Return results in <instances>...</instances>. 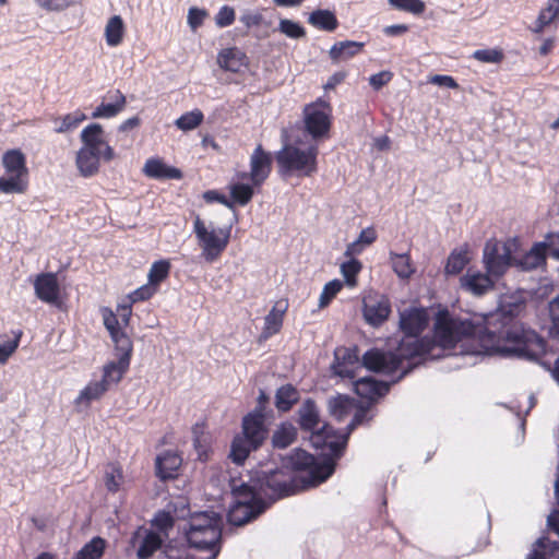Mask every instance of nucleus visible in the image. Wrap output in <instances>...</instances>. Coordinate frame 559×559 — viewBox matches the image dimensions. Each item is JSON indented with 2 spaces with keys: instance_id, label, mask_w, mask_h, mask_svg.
<instances>
[{
  "instance_id": "nucleus-1",
  "label": "nucleus",
  "mask_w": 559,
  "mask_h": 559,
  "mask_svg": "<svg viewBox=\"0 0 559 559\" xmlns=\"http://www.w3.org/2000/svg\"><path fill=\"white\" fill-rule=\"evenodd\" d=\"M428 324L425 310L411 308L400 313V328L405 336L394 352H381L370 349L362 355V366L370 371L391 374L403 369L397 380L402 379L411 370V366L403 367V361L417 356H424L431 349L428 340H419L418 335Z\"/></svg>"
},
{
  "instance_id": "nucleus-2",
  "label": "nucleus",
  "mask_w": 559,
  "mask_h": 559,
  "mask_svg": "<svg viewBox=\"0 0 559 559\" xmlns=\"http://www.w3.org/2000/svg\"><path fill=\"white\" fill-rule=\"evenodd\" d=\"M487 333L495 350L504 356L535 359L545 352L544 340L516 323L503 325L499 332L487 328Z\"/></svg>"
},
{
  "instance_id": "nucleus-3",
  "label": "nucleus",
  "mask_w": 559,
  "mask_h": 559,
  "mask_svg": "<svg viewBox=\"0 0 559 559\" xmlns=\"http://www.w3.org/2000/svg\"><path fill=\"white\" fill-rule=\"evenodd\" d=\"M298 485L292 469L266 468L257 471L250 483H242L241 490L251 491L255 497L266 496L273 499L286 497L296 492Z\"/></svg>"
},
{
  "instance_id": "nucleus-4",
  "label": "nucleus",
  "mask_w": 559,
  "mask_h": 559,
  "mask_svg": "<svg viewBox=\"0 0 559 559\" xmlns=\"http://www.w3.org/2000/svg\"><path fill=\"white\" fill-rule=\"evenodd\" d=\"M318 154L316 144L307 147H300L297 143L285 144L275 156L278 173L285 177H311L318 171Z\"/></svg>"
},
{
  "instance_id": "nucleus-5",
  "label": "nucleus",
  "mask_w": 559,
  "mask_h": 559,
  "mask_svg": "<svg viewBox=\"0 0 559 559\" xmlns=\"http://www.w3.org/2000/svg\"><path fill=\"white\" fill-rule=\"evenodd\" d=\"M298 423L302 430L312 432L310 441L314 448H329L335 459L342 455L346 440L344 442L330 440L333 429L326 424L320 426L319 409L311 399L306 400L299 407Z\"/></svg>"
},
{
  "instance_id": "nucleus-6",
  "label": "nucleus",
  "mask_w": 559,
  "mask_h": 559,
  "mask_svg": "<svg viewBox=\"0 0 559 559\" xmlns=\"http://www.w3.org/2000/svg\"><path fill=\"white\" fill-rule=\"evenodd\" d=\"M483 332V326L473 323L469 319L451 317L439 313L435 324V341L444 348H454L457 343L468 341L469 337Z\"/></svg>"
},
{
  "instance_id": "nucleus-7",
  "label": "nucleus",
  "mask_w": 559,
  "mask_h": 559,
  "mask_svg": "<svg viewBox=\"0 0 559 559\" xmlns=\"http://www.w3.org/2000/svg\"><path fill=\"white\" fill-rule=\"evenodd\" d=\"M231 226L223 228L207 227L199 215L193 221V231L201 255L207 263H213L222 255L229 243Z\"/></svg>"
},
{
  "instance_id": "nucleus-8",
  "label": "nucleus",
  "mask_w": 559,
  "mask_h": 559,
  "mask_svg": "<svg viewBox=\"0 0 559 559\" xmlns=\"http://www.w3.org/2000/svg\"><path fill=\"white\" fill-rule=\"evenodd\" d=\"M285 468L290 467L293 471L308 472V486H317L326 480L335 469V462L332 459H323L318 461L308 452L296 449L285 459Z\"/></svg>"
},
{
  "instance_id": "nucleus-9",
  "label": "nucleus",
  "mask_w": 559,
  "mask_h": 559,
  "mask_svg": "<svg viewBox=\"0 0 559 559\" xmlns=\"http://www.w3.org/2000/svg\"><path fill=\"white\" fill-rule=\"evenodd\" d=\"M330 116L331 107L322 99L305 106V130L313 141L321 140L329 134L331 127Z\"/></svg>"
},
{
  "instance_id": "nucleus-10",
  "label": "nucleus",
  "mask_w": 559,
  "mask_h": 559,
  "mask_svg": "<svg viewBox=\"0 0 559 559\" xmlns=\"http://www.w3.org/2000/svg\"><path fill=\"white\" fill-rule=\"evenodd\" d=\"M483 259L488 274L498 278L513 263L511 245L488 240L484 248Z\"/></svg>"
},
{
  "instance_id": "nucleus-11",
  "label": "nucleus",
  "mask_w": 559,
  "mask_h": 559,
  "mask_svg": "<svg viewBox=\"0 0 559 559\" xmlns=\"http://www.w3.org/2000/svg\"><path fill=\"white\" fill-rule=\"evenodd\" d=\"M120 348H115L117 354V360L107 362L103 368L102 381L110 388L117 384L122 379L130 366V359L132 355V342L131 340L122 338L120 341Z\"/></svg>"
},
{
  "instance_id": "nucleus-12",
  "label": "nucleus",
  "mask_w": 559,
  "mask_h": 559,
  "mask_svg": "<svg viewBox=\"0 0 559 559\" xmlns=\"http://www.w3.org/2000/svg\"><path fill=\"white\" fill-rule=\"evenodd\" d=\"M240 490V486L233 489L235 496V503L229 510L228 520L231 524L241 526L257 518L261 512V508H254L252 501L255 500V496L251 491Z\"/></svg>"
},
{
  "instance_id": "nucleus-13",
  "label": "nucleus",
  "mask_w": 559,
  "mask_h": 559,
  "mask_svg": "<svg viewBox=\"0 0 559 559\" xmlns=\"http://www.w3.org/2000/svg\"><path fill=\"white\" fill-rule=\"evenodd\" d=\"M83 150L92 151L102 155L105 160H111L115 156L114 150L104 140V130L100 124L92 123L81 132Z\"/></svg>"
},
{
  "instance_id": "nucleus-14",
  "label": "nucleus",
  "mask_w": 559,
  "mask_h": 559,
  "mask_svg": "<svg viewBox=\"0 0 559 559\" xmlns=\"http://www.w3.org/2000/svg\"><path fill=\"white\" fill-rule=\"evenodd\" d=\"M390 312V302L384 296H368L364 299L362 313L368 324L380 326L389 318Z\"/></svg>"
},
{
  "instance_id": "nucleus-15",
  "label": "nucleus",
  "mask_w": 559,
  "mask_h": 559,
  "mask_svg": "<svg viewBox=\"0 0 559 559\" xmlns=\"http://www.w3.org/2000/svg\"><path fill=\"white\" fill-rule=\"evenodd\" d=\"M35 295L41 301L49 305H57L59 302V283L56 274L41 273L37 275L34 282Z\"/></svg>"
},
{
  "instance_id": "nucleus-16",
  "label": "nucleus",
  "mask_w": 559,
  "mask_h": 559,
  "mask_svg": "<svg viewBox=\"0 0 559 559\" xmlns=\"http://www.w3.org/2000/svg\"><path fill=\"white\" fill-rule=\"evenodd\" d=\"M241 433L259 447L263 443L267 430L264 425V414L260 409H254L243 417Z\"/></svg>"
},
{
  "instance_id": "nucleus-17",
  "label": "nucleus",
  "mask_w": 559,
  "mask_h": 559,
  "mask_svg": "<svg viewBox=\"0 0 559 559\" xmlns=\"http://www.w3.org/2000/svg\"><path fill=\"white\" fill-rule=\"evenodd\" d=\"M271 155L258 145L250 157V180L254 186L265 181L271 173Z\"/></svg>"
},
{
  "instance_id": "nucleus-18",
  "label": "nucleus",
  "mask_w": 559,
  "mask_h": 559,
  "mask_svg": "<svg viewBox=\"0 0 559 559\" xmlns=\"http://www.w3.org/2000/svg\"><path fill=\"white\" fill-rule=\"evenodd\" d=\"M222 518L211 511L193 514L190 518L189 530L186 532L187 540L200 543L198 539L201 531L206 528H221Z\"/></svg>"
},
{
  "instance_id": "nucleus-19",
  "label": "nucleus",
  "mask_w": 559,
  "mask_h": 559,
  "mask_svg": "<svg viewBox=\"0 0 559 559\" xmlns=\"http://www.w3.org/2000/svg\"><path fill=\"white\" fill-rule=\"evenodd\" d=\"M334 356L333 369L335 374L353 379L355 377L353 366L359 360L357 348L340 347L335 349Z\"/></svg>"
},
{
  "instance_id": "nucleus-20",
  "label": "nucleus",
  "mask_w": 559,
  "mask_h": 559,
  "mask_svg": "<svg viewBox=\"0 0 559 559\" xmlns=\"http://www.w3.org/2000/svg\"><path fill=\"white\" fill-rule=\"evenodd\" d=\"M355 392L362 399L376 401L389 392L390 385L371 377H364L354 383Z\"/></svg>"
},
{
  "instance_id": "nucleus-21",
  "label": "nucleus",
  "mask_w": 559,
  "mask_h": 559,
  "mask_svg": "<svg viewBox=\"0 0 559 559\" xmlns=\"http://www.w3.org/2000/svg\"><path fill=\"white\" fill-rule=\"evenodd\" d=\"M182 463L180 455L174 451H165L156 456L155 471L157 477L163 480L174 478Z\"/></svg>"
},
{
  "instance_id": "nucleus-22",
  "label": "nucleus",
  "mask_w": 559,
  "mask_h": 559,
  "mask_svg": "<svg viewBox=\"0 0 559 559\" xmlns=\"http://www.w3.org/2000/svg\"><path fill=\"white\" fill-rule=\"evenodd\" d=\"M461 285L466 292L475 296H481L493 287V282L489 274H483L480 272L472 273L468 271L461 278Z\"/></svg>"
},
{
  "instance_id": "nucleus-23",
  "label": "nucleus",
  "mask_w": 559,
  "mask_h": 559,
  "mask_svg": "<svg viewBox=\"0 0 559 559\" xmlns=\"http://www.w3.org/2000/svg\"><path fill=\"white\" fill-rule=\"evenodd\" d=\"M288 304L286 300H278L273 306L272 310L264 318V329L262 336L267 338L280 332L283 324V317L286 312Z\"/></svg>"
},
{
  "instance_id": "nucleus-24",
  "label": "nucleus",
  "mask_w": 559,
  "mask_h": 559,
  "mask_svg": "<svg viewBox=\"0 0 559 559\" xmlns=\"http://www.w3.org/2000/svg\"><path fill=\"white\" fill-rule=\"evenodd\" d=\"M2 164L8 175L27 179L28 170L25 165V156L21 151L10 150L4 153Z\"/></svg>"
},
{
  "instance_id": "nucleus-25",
  "label": "nucleus",
  "mask_w": 559,
  "mask_h": 559,
  "mask_svg": "<svg viewBox=\"0 0 559 559\" xmlns=\"http://www.w3.org/2000/svg\"><path fill=\"white\" fill-rule=\"evenodd\" d=\"M144 174L154 179H180L182 177V174L180 169L175 167H168L159 159H147L144 168Z\"/></svg>"
},
{
  "instance_id": "nucleus-26",
  "label": "nucleus",
  "mask_w": 559,
  "mask_h": 559,
  "mask_svg": "<svg viewBox=\"0 0 559 559\" xmlns=\"http://www.w3.org/2000/svg\"><path fill=\"white\" fill-rule=\"evenodd\" d=\"M362 48L364 43L354 40L337 41L331 47L329 55L331 60L337 63L356 56Z\"/></svg>"
},
{
  "instance_id": "nucleus-27",
  "label": "nucleus",
  "mask_w": 559,
  "mask_h": 559,
  "mask_svg": "<svg viewBox=\"0 0 559 559\" xmlns=\"http://www.w3.org/2000/svg\"><path fill=\"white\" fill-rule=\"evenodd\" d=\"M527 559H559V542L545 536L538 538Z\"/></svg>"
},
{
  "instance_id": "nucleus-28",
  "label": "nucleus",
  "mask_w": 559,
  "mask_h": 559,
  "mask_svg": "<svg viewBox=\"0 0 559 559\" xmlns=\"http://www.w3.org/2000/svg\"><path fill=\"white\" fill-rule=\"evenodd\" d=\"M102 155L88 150L80 148L76 154V166L80 174L84 177L94 176L99 168V158Z\"/></svg>"
},
{
  "instance_id": "nucleus-29",
  "label": "nucleus",
  "mask_w": 559,
  "mask_h": 559,
  "mask_svg": "<svg viewBox=\"0 0 559 559\" xmlns=\"http://www.w3.org/2000/svg\"><path fill=\"white\" fill-rule=\"evenodd\" d=\"M259 448L258 444L252 443L250 439L242 433L234 438L230 449V459L236 464H242L251 451Z\"/></svg>"
},
{
  "instance_id": "nucleus-30",
  "label": "nucleus",
  "mask_w": 559,
  "mask_h": 559,
  "mask_svg": "<svg viewBox=\"0 0 559 559\" xmlns=\"http://www.w3.org/2000/svg\"><path fill=\"white\" fill-rule=\"evenodd\" d=\"M114 102L109 104L102 103L95 108L92 118H111L117 116L126 107V97L120 91H116L112 96Z\"/></svg>"
},
{
  "instance_id": "nucleus-31",
  "label": "nucleus",
  "mask_w": 559,
  "mask_h": 559,
  "mask_svg": "<svg viewBox=\"0 0 559 559\" xmlns=\"http://www.w3.org/2000/svg\"><path fill=\"white\" fill-rule=\"evenodd\" d=\"M308 22L313 27L325 32H333L338 26L335 14L330 10H314L310 13Z\"/></svg>"
},
{
  "instance_id": "nucleus-32",
  "label": "nucleus",
  "mask_w": 559,
  "mask_h": 559,
  "mask_svg": "<svg viewBox=\"0 0 559 559\" xmlns=\"http://www.w3.org/2000/svg\"><path fill=\"white\" fill-rule=\"evenodd\" d=\"M558 19L559 0H548L547 5L540 10L537 20L531 29L534 33H542L546 26Z\"/></svg>"
},
{
  "instance_id": "nucleus-33",
  "label": "nucleus",
  "mask_w": 559,
  "mask_h": 559,
  "mask_svg": "<svg viewBox=\"0 0 559 559\" xmlns=\"http://www.w3.org/2000/svg\"><path fill=\"white\" fill-rule=\"evenodd\" d=\"M166 539L156 532H146L138 550L136 556L139 559L150 558L156 550L160 549Z\"/></svg>"
},
{
  "instance_id": "nucleus-34",
  "label": "nucleus",
  "mask_w": 559,
  "mask_h": 559,
  "mask_svg": "<svg viewBox=\"0 0 559 559\" xmlns=\"http://www.w3.org/2000/svg\"><path fill=\"white\" fill-rule=\"evenodd\" d=\"M124 35V23L120 15L111 16L105 26L106 43L110 47L121 44Z\"/></svg>"
},
{
  "instance_id": "nucleus-35",
  "label": "nucleus",
  "mask_w": 559,
  "mask_h": 559,
  "mask_svg": "<svg viewBox=\"0 0 559 559\" xmlns=\"http://www.w3.org/2000/svg\"><path fill=\"white\" fill-rule=\"evenodd\" d=\"M468 262V245L465 243L450 253L445 265V272L448 274L456 275L463 271Z\"/></svg>"
},
{
  "instance_id": "nucleus-36",
  "label": "nucleus",
  "mask_w": 559,
  "mask_h": 559,
  "mask_svg": "<svg viewBox=\"0 0 559 559\" xmlns=\"http://www.w3.org/2000/svg\"><path fill=\"white\" fill-rule=\"evenodd\" d=\"M109 388L102 381L90 382L79 394L75 400L76 405L88 406L94 400L103 396Z\"/></svg>"
},
{
  "instance_id": "nucleus-37",
  "label": "nucleus",
  "mask_w": 559,
  "mask_h": 559,
  "mask_svg": "<svg viewBox=\"0 0 559 559\" xmlns=\"http://www.w3.org/2000/svg\"><path fill=\"white\" fill-rule=\"evenodd\" d=\"M299 400L298 391L292 385L286 384L281 386L275 395V405L278 411L287 412Z\"/></svg>"
},
{
  "instance_id": "nucleus-38",
  "label": "nucleus",
  "mask_w": 559,
  "mask_h": 559,
  "mask_svg": "<svg viewBox=\"0 0 559 559\" xmlns=\"http://www.w3.org/2000/svg\"><path fill=\"white\" fill-rule=\"evenodd\" d=\"M546 262V254L543 251V246L535 243L532 249L526 252L519 261L518 265L523 271H531L537 269Z\"/></svg>"
},
{
  "instance_id": "nucleus-39",
  "label": "nucleus",
  "mask_w": 559,
  "mask_h": 559,
  "mask_svg": "<svg viewBox=\"0 0 559 559\" xmlns=\"http://www.w3.org/2000/svg\"><path fill=\"white\" fill-rule=\"evenodd\" d=\"M296 437V427L290 423H284L274 431L272 442L275 448L284 449L290 445Z\"/></svg>"
},
{
  "instance_id": "nucleus-40",
  "label": "nucleus",
  "mask_w": 559,
  "mask_h": 559,
  "mask_svg": "<svg viewBox=\"0 0 559 559\" xmlns=\"http://www.w3.org/2000/svg\"><path fill=\"white\" fill-rule=\"evenodd\" d=\"M217 63L226 71L237 72L242 66V53L235 48L224 49L217 56Z\"/></svg>"
},
{
  "instance_id": "nucleus-41",
  "label": "nucleus",
  "mask_w": 559,
  "mask_h": 559,
  "mask_svg": "<svg viewBox=\"0 0 559 559\" xmlns=\"http://www.w3.org/2000/svg\"><path fill=\"white\" fill-rule=\"evenodd\" d=\"M174 516L165 509L155 514L152 520L151 532H156L163 536V538L167 539L169 537V531L173 530L175 524Z\"/></svg>"
},
{
  "instance_id": "nucleus-42",
  "label": "nucleus",
  "mask_w": 559,
  "mask_h": 559,
  "mask_svg": "<svg viewBox=\"0 0 559 559\" xmlns=\"http://www.w3.org/2000/svg\"><path fill=\"white\" fill-rule=\"evenodd\" d=\"M391 264L393 271L400 278H408L414 273V267L411 263V258L406 253H390Z\"/></svg>"
},
{
  "instance_id": "nucleus-43",
  "label": "nucleus",
  "mask_w": 559,
  "mask_h": 559,
  "mask_svg": "<svg viewBox=\"0 0 559 559\" xmlns=\"http://www.w3.org/2000/svg\"><path fill=\"white\" fill-rule=\"evenodd\" d=\"M28 181L20 176H10L0 178V191L7 194L24 193Z\"/></svg>"
},
{
  "instance_id": "nucleus-44",
  "label": "nucleus",
  "mask_w": 559,
  "mask_h": 559,
  "mask_svg": "<svg viewBox=\"0 0 559 559\" xmlns=\"http://www.w3.org/2000/svg\"><path fill=\"white\" fill-rule=\"evenodd\" d=\"M353 403L347 396L338 395L329 400V409L338 421L343 420L352 411Z\"/></svg>"
},
{
  "instance_id": "nucleus-45",
  "label": "nucleus",
  "mask_w": 559,
  "mask_h": 559,
  "mask_svg": "<svg viewBox=\"0 0 559 559\" xmlns=\"http://www.w3.org/2000/svg\"><path fill=\"white\" fill-rule=\"evenodd\" d=\"M105 540L100 537H94L91 542L85 544L83 548L76 554L78 559H99L105 550Z\"/></svg>"
},
{
  "instance_id": "nucleus-46",
  "label": "nucleus",
  "mask_w": 559,
  "mask_h": 559,
  "mask_svg": "<svg viewBox=\"0 0 559 559\" xmlns=\"http://www.w3.org/2000/svg\"><path fill=\"white\" fill-rule=\"evenodd\" d=\"M229 192L231 199L240 204H248L253 197V189L251 186L242 182H235L229 186Z\"/></svg>"
},
{
  "instance_id": "nucleus-47",
  "label": "nucleus",
  "mask_w": 559,
  "mask_h": 559,
  "mask_svg": "<svg viewBox=\"0 0 559 559\" xmlns=\"http://www.w3.org/2000/svg\"><path fill=\"white\" fill-rule=\"evenodd\" d=\"M104 324L110 334L115 348H120L119 344L122 338L130 340L118 326V320L112 312L104 314Z\"/></svg>"
},
{
  "instance_id": "nucleus-48",
  "label": "nucleus",
  "mask_w": 559,
  "mask_h": 559,
  "mask_svg": "<svg viewBox=\"0 0 559 559\" xmlns=\"http://www.w3.org/2000/svg\"><path fill=\"white\" fill-rule=\"evenodd\" d=\"M388 2L394 9L414 15H420L426 10V4L421 0H388Z\"/></svg>"
},
{
  "instance_id": "nucleus-49",
  "label": "nucleus",
  "mask_w": 559,
  "mask_h": 559,
  "mask_svg": "<svg viewBox=\"0 0 559 559\" xmlns=\"http://www.w3.org/2000/svg\"><path fill=\"white\" fill-rule=\"evenodd\" d=\"M170 263L167 260H159L152 264L148 272V283L152 286L158 285L169 274Z\"/></svg>"
},
{
  "instance_id": "nucleus-50",
  "label": "nucleus",
  "mask_w": 559,
  "mask_h": 559,
  "mask_svg": "<svg viewBox=\"0 0 559 559\" xmlns=\"http://www.w3.org/2000/svg\"><path fill=\"white\" fill-rule=\"evenodd\" d=\"M123 480L122 469L116 464H109L105 472V485L106 488L116 492Z\"/></svg>"
},
{
  "instance_id": "nucleus-51",
  "label": "nucleus",
  "mask_w": 559,
  "mask_h": 559,
  "mask_svg": "<svg viewBox=\"0 0 559 559\" xmlns=\"http://www.w3.org/2000/svg\"><path fill=\"white\" fill-rule=\"evenodd\" d=\"M361 267V263L354 258L341 264V273L349 287L356 286V276L360 272Z\"/></svg>"
},
{
  "instance_id": "nucleus-52",
  "label": "nucleus",
  "mask_w": 559,
  "mask_h": 559,
  "mask_svg": "<svg viewBox=\"0 0 559 559\" xmlns=\"http://www.w3.org/2000/svg\"><path fill=\"white\" fill-rule=\"evenodd\" d=\"M203 121V114L200 110H193L180 116L175 124L182 131L195 129Z\"/></svg>"
},
{
  "instance_id": "nucleus-53",
  "label": "nucleus",
  "mask_w": 559,
  "mask_h": 559,
  "mask_svg": "<svg viewBox=\"0 0 559 559\" xmlns=\"http://www.w3.org/2000/svg\"><path fill=\"white\" fill-rule=\"evenodd\" d=\"M166 510L175 520L186 519L190 514L189 503L186 497L179 496L174 498L166 506Z\"/></svg>"
},
{
  "instance_id": "nucleus-54",
  "label": "nucleus",
  "mask_w": 559,
  "mask_h": 559,
  "mask_svg": "<svg viewBox=\"0 0 559 559\" xmlns=\"http://www.w3.org/2000/svg\"><path fill=\"white\" fill-rule=\"evenodd\" d=\"M278 31L293 39H299L306 36L305 28L299 23L288 19L280 20Z\"/></svg>"
},
{
  "instance_id": "nucleus-55",
  "label": "nucleus",
  "mask_w": 559,
  "mask_h": 559,
  "mask_svg": "<svg viewBox=\"0 0 559 559\" xmlns=\"http://www.w3.org/2000/svg\"><path fill=\"white\" fill-rule=\"evenodd\" d=\"M85 119L86 116L79 110L68 114L60 120V124L56 127L55 131L57 133H66L72 131Z\"/></svg>"
},
{
  "instance_id": "nucleus-56",
  "label": "nucleus",
  "mask_w": 559,
  "mask_h": 559,
  "mask_svg": "<svg viewBox=\"0 0 559 559\" xmlns=\"http://www.w3.org/2000/svg\"><path fill=\"white\" fill-rule=\"evenodd\" d=\"M342 287L343 283L340 280H333L326 283L320 295L319 307H326L330 304V301L336 296V294L342 289Z\"/></svg>"
},
{
  "instance_id": "nucleus-57",
  "label": "nucleus",
  "mask_w": 559,
  "mask_h": 559,
  "mask_svg": "<svg viewBox=\"0 0 559 559\" xmlns=\"http://www.w3.org/2000/svg\"><path fill=\"white\" fill-rule=\"evenodd\" d=\"M21 337L22 331H16L12 340L0 343V364H5L17 349Z\"/></svg>"
},
{
  "instance_id": "nucleus-58",
  "label": "nucleus",
  "mask_w": 559,
  "mask_h": 559,
  "mask_svg": "<svg viewBox=\"0 0 559 559\" xmlns=\"http://www.w3.org/2000/svg\"><path fill=\"white\" fill-rule=\"evenodd\" d=\"M543 246V251H548L549 255L556 260H559V233H549L545 237V240L538 242Z\"/></svg>"
},
{
  "instance_id": "nucleus-59",
  "label": "nucleus",
  "mask_w": 559,
  "mask_h": 559,
  "mask_svg": "<svg viewBox=\"0 0 559 559\" xmlns=\"http://www.w3.org/2000/svg\"><path fill=\"white\" fill-rule=\"evenodd\" d=\"M192 436H193V445L198 451L199 459H202L204 453V448L206 444V436L204 435V426L201 424H195L192 427Z\"/></svg>"
},
{
  "instance_id": "nucleus-60",
  "label": "nucleus",
  "mask_w": 559,
  "mask_h": 559,
  "mask_svg": "<svg viewBox=\"0 0 559 559\" xmlns=\"http://www.w3.org/2000/svg\"><path fill=\"white\" fill-rule=\"evenodd\" d=\"M207 15L209 13L206 10L192 7L188 11V25L192 31H195L203 24Z\"/></svg>"
},
{
  "instance_id": "nucleus-61",
  "label": "nucleus",
  "mask_w": 559,
  "mask_h": 559,
  "mask_svg": "<svg viewBox=\"0 0 559 559\" xmlns=\"http://www.w3.org/2000/svg\"><path fill=\"white\" fill-rule=\"evenodd\" d=\"M473 57L480 62L497 63L501 61L503 55L496 49H479L473 53Z\"/></svg>"
},
{
  "instance_id": "nucleus-62",
  "label": "nucleus",
  "mask_w": 559,
  "mask_h": 559,
  "mask_svg": "<svg viewBox=\"0 0 559 559\" xmlns=\"http://www.w3.org/2000/svg\"><path fill=\"white\" fill-rule=\"evenodd\" d=\"M235 21V10L229 5H223L215 15V23L218 27H227Z\"/></svg>"
},
{
  "instance_id": "nucleus-63",
  "label": "nucleus",
  "mask_w": 559,
  "mask_h": 559,
  "mask_svg": "<svg viewBox=\"0 0 559 559\" xmlns=\"http://www.w3.org/2000/svg\"><path fill=\"white\" fill-rule=\"evenodd\" d=\"M38 7L47 11H61L75 0H34Z\"/></svg>"
},
{
  "instance_id": "nucleus-64",
  "label": "nucleus",
  "mask_w": 559,
  "mask_h": 559,
  "mask_svg": "<svg viewBox=\"0 0 559 559\" xmlns=\"http://www.w3.org/2000/svg\"><path fill=\"white\" fill-rule=\"evenodd\" d=\"M239 21L247 27L251 28L253 26H259L262 21L263 16L258 11L252 10H245L241 15L239 16Z\"/></svg>"
}]
</instances>
